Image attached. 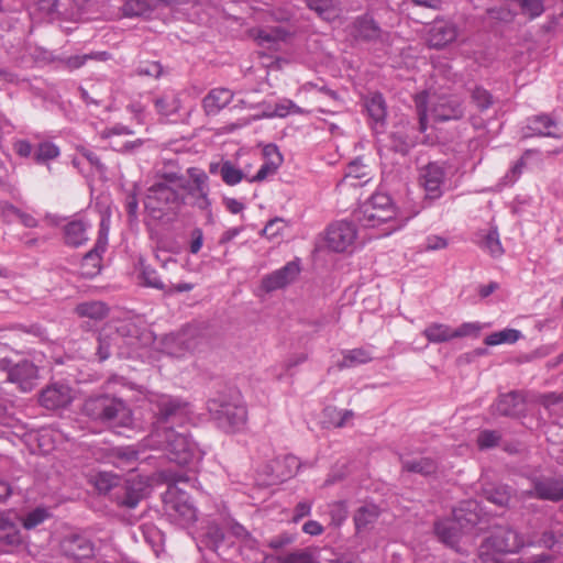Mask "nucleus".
Listing matches in <instances>:
<instances>
[{"mask_svg":"<svg viewBox=\"0 0 563 563\" xmlns=\"http://www.w3.org/2000/svg\"><path fill=\"white\" fill-rule=\"evenodd\" d=\"M208 412L217 426L227 433L244 429L247 422V410L241 393L227 389L217 393L207 402Z\"/></svg>","mask_w":563,"mask_h":563,"instance_id":"f257e3e1","label":"nucleus"},{"mask_svg":"<svg viewBox=\"0 0 563 563\" xmlns=\"http://www.w3.org/2000/svg\"><path fill=\"white\" fill-rule=\"evenodd\" d=\"M82 413L110 428H126L133 423L132 410L128 404L108 394L87 398L82 405Z\"/></svg>","mask_w":563,"mask_h":563,"instance_id":"f03ea898","label":"nucleus"},{"mask_svg":"<svg viewBox=\"0 0 563 563\" xmlns=\"http://www.w3.org/2000/svg\"><path fill=\"white\" fill-rule=\"evenodd\" d=\"M416 108L419 117L418 129L422 133L428 129L429 115L435 122H446L462 119L465 112V107L459 97L427 92L417 96Z\"/></svg>","mask_w":563,"mask_h":563,"instance_id":"7ed1b4c3","label":"nucleus"},{"mask_svg":"<svg viewBox=\"0 0 563 563\" xmlns=\"http://www.w3.org/2000/svg\"><path fill=\"white\" fill-rule=\"evenodd\" d=\"M185 179L176 174H165L162 180L153 184L144 200L147 212L155 219H161L164 212L176 211L184 203V197L178 189H185Z\"/></svg>","mask_w":563,"mask_h":563,"instance_id":"20e7f679","label":"nucleus"},{"mask_svg":"<svg viewBox=\"0 0 563 563\" xmlns=\"http://www.w3.org/2000/svg\"><path fill=\"white\" fill-rule=\"evenodd\" d=\"M151 404L155 413L151 438H162V433L175 430V427L183 428L190 419L191 407L179 397L157 395L151 399Z\"/></svg>","mask_w":563,"mask_h":563,"instance_id":"39448f33","label":"nucleus"},{"mask_svg":"<svg viewBox=\"0 0 563 563\" xmlns=\"http://www.w3.org/2000/svg\"><path fill=\"white\" fill-rule=\"evenodd\" d=\"M151 441L155 446L166 452L170 462L178 465H190L201 459V451L185 432L167 430L162 433V438H151Z\"/></svg>","mask_w":563,"mask_h":563,"instance_id":"423d86ee","label":"nucleus"},{"mask_svg":"<svg viewBox=\"0 0 563 563\" xmlns=\"http://www.w3.org/2000/svg\"><path fill=\"white\" fill-rule=\"evenodd\" d=\"M527 547V538L511 527H497L493 533L486 538L479 548V558L483 561L490 559V553H518Z\"/></svg>","mask_w":563,"mask_h":563,"instance_id":"0eeeda50","label":"nucleus"},{"mask_svg":"<svg viewBox=\"0 0 563 563\" xmlns=\"http://www.w3.org/2000/svg\"><path fill=\"white\" fill-rule=\"evenodd\" d=\"M477 523V515L463 508L455 509L451 518L434 523V533L438 539L450 548L457 549L463 533L473 529Z\"/></svg>","mask_w":563,"mask_h":563,"instance_id":"6e6552de","label":"nucleus"},{"mask_svg":"<svg viewBox=\"0 0 563 563\" xmlns=\"http://www.w3.org/2000/svg\"><path fill=\"white\" fill-rule=\"evenodd\" d=\"M354 218L364 228H378L395 219L391 199L385 194H375L354 212Z\"/></svg>","mask_w":563,"mask_h":563,"instance_id":"1a4fd4ad","label":"nucleus"},{"mask_svg":"<svg viewBox=\"0 0 563 563\" xmlns=\"http://www.w3.org/2000/svg\"><path fill=\"white\" fill-rule=\"evenodd\" d=\"M165 511L168 518L180 527H188L197 520V509L187 493L173 486L166 492Z\"/></svg>","mask_w":563,"mask_h":563,"instance_id":"9d476101","label":"nucleus"},{"mask_svg":"<svg viewBox=\"0 0 563 563\" xmlns=\"http://www.w3.org/2000/svg\"><path fill=\"white\" fill-rule=\"evenodd\" d=\"M0 369L5 372L8 380L18 385L23 393L31 391L38 378L37 367L27 360L13 363L9 358H0Z\"/></svg>","mask_w":563,"mask_h":563,"instance_id":"9b49d317","label":"nucleus"},{"mask_svg":"<svg viewBox=\"0 0 563 563\" xmlns=\"http://www.w3.org/2000/svg\"><path fill=\"white\" fill-rule=\"evenodd\" d=\"M521 497H536L542 500L560 501L563 499L562 476H536L531 488L521 492Z\"/></svg>","mask_w":563,"mask_h":563,"instance_id":"f8f14e48","label":"nucleus"},{"mask_svg":"<svg viewBox=\"0 0 563 563\" xmlns=\"http://www.w3.org/2000/svg\"><path fill=\"white\" fill-rule=\"evenodd\" d=\"M445 179L446 170L443 164L432 162L421 167L419 181L424 189L426 199L431 201L439 199L443 195Z\"/></svg>","mask_w":563,"mask_h":563,"instance_id":"ddd939ff","label":"nucleus"},{"mask_svg":"<svg viewBox=\"0 0 563 563\" xmlns=\"http://www.w3.org/2000/svg\"><path fill=\"white\" fill-rule=\"evenodd\" d=\"M351 35L357 41L373 44H384L389 38V33L384 31L368 13L355 18L351 25Z\"/></svg>","mask_w":563,"mask_h":563,"instance_id":"4468645a","label":"nucleus"},{"mask_svg":"<svg viewBox=\"0 0 563 563\" xmlns=\"http://www.w3.org/2000/svg\"><path fill=\"white\" fill-rule=\"evenodd\" d=\"M145 492L146 485L142 479H120L111 499L121 508L134 509L145 497Z\"/></svg>","mask_w":563,"mask_h":563,"instance_id":"2eb2a0df","label":"nucleus"},{"mask_svg":"<svg viewBox=\"0 0 563 563\" xmlns=\"http://www.w3.org/2000/svg\"><path fill=\"white\" fill-rule=\"evenodd\" d=\"M107 220L102 219L100 222L99 238L95 247L90 250L81 260L80 273L86 278L97 276L101 271V254L106 251L108 244L109 227Z\"/></svg>","mask_w":563,"mask_h":563,"instance_id":"dca6fc26","label":"nucleus"},{"mask_svg":"<svg viewBox=\"0 0 563 563\" xmlns=\"http://www.w3.org/2000/svg\"><path fill=\"white\" fill-rule=\"evenodd\" d=\"M95 454L99 461L129 472L136 468L139 460L137 451L131 446L102 448Z\"/></svg>","mask_w":563,"mask_h":563,"instance_id":"f3484780","label":"nucleus"},{"mask_svg":"<svg viewBox=\"0 0 563 563\" xmlns=\"http://www.w3.org/2000/svg\"><path fill=\"white\" fill-rule=\"evenodd\" d=\"M356 239V229L353 223L339 221L332 223L327 231V245L334 252H345Z\"/></svg>","mask_w":563,"mask_h":563,"instance_id":"a211bd4d","label":"nucleus"},{"mask_svg":"<svg viewBox=\"0 0 563 563\" xmlns=\"http://www.w3.org/2000/svg\"><path fill=\"white\" fill-rule=\"evenodd\" d=\"M300 266L298 261H290L285 266L266 275L262 279V288L266 292L282 289L291 284L299 275Z\"/></svg>","mask_w":563,"mask_h":563,"instance_id":"6ab92c4d","label":"nucleus"},{"mask_svg":"<svg viewBox=\"0 0 563 563\" xmlns=\"http://www.w3.org/2000/svg\"><path fill=\"white\" fill-rule=\"evenodd\" d=\"M73 400L71 388L66 384L54 383L44 388L38 397L41 406L56 410L68 406Z\"/></svg>","mask_w":563,"mask_h":563,"instance_id":"aec40b11","label":"nucleus"},{"mask_svg":"<svg viewBox=\"0 0 563 563\" xmlns=\"http://www.w3.org/2000/svg\"><path fill=\"white\" fill-rule=\"evenodd\" d=\"M523 136H549L560 139L562 132L559 123L549 114H538L528 118L527 125L523 129Z\"/></svg>","mask_w":563,"mask_h":563,"instance_id":"412c9836","label":"nucleus"},{"mask_svg":"<svg viewBox=\"0 0 563 563\" xmlns=\"http://www.w3.org/2000/svg\"><path fill=\"white\" fill-rule=\"evenodd\" d=\"M457 37L456 25L446 20H435L429 30L428 43L431 47L442 48Z\"/></svg>","mask_w":563,"mask_h":563,"instance_id":"4be33fe9","label":"nucleus"},{"mask_svg":"<svg viewBox=\"0 0 563 563\" xmlns=\"http://www.w3.org/2000/svg\"><path fill=\"white\" fill-rule=\"evenodd\" d=\"M195 346L196 343L189 330L168 334L163 340V351L175 357L184 356L186 352L194 350Z\"/></svg>","mask_w":563,"mask_h":563,"instance_id":"5701e85b","label":"nucleus"},{"mask_svg":"<svg viewBox=\"0 0 563 563\" xmlns=\"http://www.w3.org/2000/svg\"><path fill=\"white\" fill-rule=\"evenodd\" d=\"M523 396L519 391L501 394L492 405V415L516 417L523 410Z\"/></svg>","mask_w":563,"mask_h":563,"instance_id":"b1692460","label":"nucleus"},{"mask_svg":"<svg viewBox=\"0 0 563 563\" xmlns=\"http://www.w3.org/2000/svg\"><path fill=\"white\" fill-rule=\"evenodd\" d=\"M65 554L77 561L90 559L93 555V544L84 536H71L64 540Z\"/></svg>","mask_w":563,"mask_h":563,"instance_id":"393cba45","label":"nucleus"},{"mask_svg":"<svg viewBox=\"0 0 563 563\" xmlns=\"http://www.w3.org/2000/svg\"><path fill=\"white\" fill-rule=\"evenodd\" d=\"M402 471L430 476L437 473L438 462L429 456L410 457L400 455Z\"/></svg>","mask_w":563,"mask_h":563,"instance_id":"a878e982","label":"nucleus"},{"mask_svg":"<svg viewBox=\"0 0 563 563\" xmlns=\"http://www.w3.org/2000/svg\"><path fill=\"white\" fill-rule=\"evenodd\" d=\"M90 224L82 219L69 221L64 227L65 243L73 247H79L88 241V229Z\"/></svg>","mask_w":563,"mask_h":563,"instance_id":"bb28decb","label":"nucleus"},{"mask_svg":"<svg viewBox=\"0 0 563 563\" xmlns=\"http://www.w3.org/2000/svg\"><path fill=\"white\" fill-rule=\"evenodd\" d=\"M233 95L229 89L218 88L211 90L203 99V108L208 114H217L232 100Z\"/></svg>","mask_w":563,"mask_h":563,"instance_id":"cd10ccee","label":"nucleus"},{"mask_svg":"<svg viewBox=\"0 0 563 563\" xmlns=\"http://www.w3.org/2000/svg\"><path fill=\"white\" fill-rule=\"evenodd\" d=\"M380 515L379 508L374 504H366L361 506L354 514V523L356 530L360 532L372 527Z\"/></svg>","mask_w":563,"mask_h":563,"instance_id":"c85d7f7f","label":"nucleus"},{"mask_svg":"<svg viewBox=\"0 0 563 563\" xmlns=\"http://www.w3.org/2000/svg\"><path fill=\"white\" fill-rule=\"evenodd\" d=\"M75 311L81 318L102 320L108 316L109 308L102 301L91 300L78 303Z\"/></svg>","mask_w":563,"mask_h":563,"instance_id":"c756f323","label":"nucleus"},{"mask_svg":"<svg viewBox=\"0 0 563 563\" xmlns=\"http://www.w3.org/2000/svg\"><path fill=\"white\" fill-rule=\"evenodd\" d=\"M264 153L267 156L273 155V158H271L269 161L265 162L260 167V169L257 170L256 175L253 176L252 178L247 179L251 183L264 180L267 176L274 174L276 172V169L278 168V166L280 165V163H282V156L278 153L276 146L267 145L265 147V150H264Z\"/></svg>","mask_w":563,"mask_h":563,"instance_id":"7c9ffc66","label":"nucleus"},{"mask_svg":"<svg viewBox=\"0 0 563 563\" xmlns=\"http://www.w3.org/2000/svg\"><path fill=\"white\" fill-rule=\"evenodd\" d=\"M365 108L369 118L376 123H383L387 115L385 99L382 93L374 92L366 97Z\"/></svg>","mask_w":563,"mask_h":563,"instance_id":"2f4dec72","label":"nucleus"},{"mask_svg":"<svg viewBox=\"0 0 563 563\" xmlns=\"http://www.w3.org/2000/svg\"><path fill=\"white\" fill-rule=\"evenodd\" d=\"M0 541L14 545L21 542L16 522L5 514H0Z\"/></svg>","mask_w":563,"mask_h":563,"instance_id":"473e14b6","label":"nucleus"},{"mask_svg":"<svg viewBox=\"0 0 563 563\" xmlns=\"http://www.w3.org/2000/svg\"><path fill=\"white\" fill-rule=\"evenodd\" d=\"M59 155L60 150L55 143L51 141H44L37 144L34 153V161L36 164L46 165L47 169L51 172V166L48 163L57 158Z\"/></svg>","mask_w":563,"mask_h":563,"instance_id":"72a5a7b5","label":"nucleus"},{"mask_svg":"<svg viewBox=\"0 0 563 563\" xmlns=\"http://www.w3.org/2000/svg\"><path fill=\"white\" fill-rule=\"evenodd\" d=\"M343 358L338 364L339 368H350L356 365L366 364L373 360L371 353L365 349L345 350L342 352Z\"/></svg>","mask_w":563,"mask_h":563,"instance_id":"f704fd0d","label":"nucleus"},{"mask_svg":"<svg viewBox=\"0 0 563 563\" xmlns=\"http://www.w3.org/2000/svg\"><path fill=\"white\" fill-rule=\"evenodd\" d=\"M264 563H313V556L309 550L301 549L285 555L266 556Z\"/></svg>","mask_w":563,"mask_h":563,"instance_id":"c9c22d12","label":"nucleus"},{"mask_svg":"<svg viewBox=\"0 0 563 563\" xmlns=\"http://www.w3.org/2000/svg\"><path fill=\"white\" fill-rule=\"evenodd\" d=\"M188 175L192 181V185L189 186L185 180V189L188 190L191 196L205 195L206 192H209L208 176L205 172L197 168H189Z\"/></svg>","mask_w":563,"mask_h":563,"instance_id":"e433bc0d","label":"nucleus"},{"mask_svg":"<svg viewBox=\"0 0 563 563\" xmlns=\"http://www.w3.org/2000/svg\"><path fill=\"white\" fill-rule=\"evenodd\" d=\"M119 482L120 478L117 475L108 472H98L91 477L95 488L100 494H110L111 497Z\"/></svg>","mask_w":563,"mask_h":563,"instance_id":"4c0bfd02","label":"nucleus"},{"mask_svg":"<svg viewBox=\"0 0 563 563\" xmlns=\"http://www.w3.org/2000/svg\"><path fill=\"white\" fill-rule=\"evenodd\" d=\"M121 10L126 18L147 16L153 11L152 0H125Z\"/></svg>","mask_w":563,"mask_h":563,"instance_id":"58836bf2","label":"nucleus"},{"mask_svg":"<svg viewBox=\"0 0 563 563\" xmlns=\"http://www.w3.org/2000/svg\"><path fill=\"white\" fill-rule=\"evenodd\" d=\"M154 106L157 113L164 117H169L179 110L180 102L175 93L166 92L154 100Z\"/></svg>","mask_w":563,"mask_h":563,"instance_id":"ea45409f","label":"nucleus"},{"mask_svg":"<svg viewBox=\"0 0 563 563\" xmlns=\"http://www.w3.org/2000/svg\"><path fill=\"white\" fill-rule=\"evenodd\" d=\"M453 330L443 323H431L423 330V335L430 343H443L453 339Z\"/></svg>","mask_w":563,"mask_h":563,"instance_id":"a19ab883","label":"nucleus"},{"mask_svg":"<svg viewBox=\"0 0 563 563\" xmlns=\"http://www.w3.org/2000/svg\"><path fill=\"white\" fill-rule=\"evenodd\" d=\"M220 176L228 186H235L246 178L243 170L238 168L231 161H223L221 163Z\"/></svg>","mask_w":563,"mask_h":563,"instance_id":"79ce46f5","label":"nucleus"},{"mask_svg":"<svg viewBox=\"0 0 563 563\" xmlns=\"http://www.w3.org/2000/svg\"><path fill=\"white\" fill-rule=\"evenodd\" d=\"M479 246L487 251L492 256L499 257L504 253V249L499 241V234L496 228L490 229L488 232L482 235V240L478 241Z\"/></svg>","mask_w":563,"mask_h":563,"instance_id":"37998d69","label":"nucleus"},{"mask_svg":"<svg viewBox=\"0 0 563 563\" xmlns=\"http://www.w3.org/2000/svg\"><path fill=\"white\" fill-rule=\"evenodd\" d=\"M309 9L316 11L324 20L336 16V0H306Z\"/></svg>","mask_w":563,"mask_h":563,"instance_id":"c03bdc74","label":"nucleus"},{"mask_svg":"<svg viewBox=\"0 0 563 563\" xmlns=\"http://www.w3.org/2000/svg\"><path fill=\"white\" fill-rule=\"evenodd\" d=\"M413 145V141L401 130L391 132L389 135V146L396 153L406 155Z\"/></svg>","mask_w":563,"mask_h":563,"instance_id":"a18cd8bd","label":"nucleus"},{"mask_svg":"<svg viewBox=\"0 0 563 563\" xmlns=\"http://www.w3.org/2000/svg\"><path fill=\"white\" fill-rule=\"evenodd\" d=\"M306 114L307 110L298 107L294 101L289 99H284L280 102H277L272 111L265 113L266 117H279L285 118L288 114Z\"/></svg>","mask_w":563,"mask_h":563,"instance_id":"49530a36","label":"nucleus"},{"mask_svg":"<svg viewBox=\"0 0 563 563\" xmlns=\"http://www.w3.org/2000/svg\"><path fill=\"white\" fill-rule=\"evenodd\" d=\"M118 334L101 332L98 336L97 356L99 361L103 362L111 355L112 346L117 344Z\"/></svg>","mask_w":563,"mask_h":563,"instance_id":"de8ad7c7","label":"nucleus"},{"mask_svg":"<svg viewBox=\"0 0 563 563\" xmlns=\"http://www.w3.org/2000/svg\"><path fill=\"white\" fill-rule=\"evenodd\" d=\"M224 534L218 525L210 523L207 526L206 532L201 543L212 551H218L220 544L223 542Z\"/></svg>","mask_w":563,"mask_h":563,"instance_id":"09e8293b","label":"nucleus"},{"mask_svg":"<svg viewBox=\"0 0 563 563\" xmlns=\"http://www.w3.org/2000/svg\"><path fill=\"white\" fill-rule=\"evenodd\" d=\"M485 498L500 507L507 506L510 500V493L507 486H490L484 489Z\"/></svg>","mask_w":563,"mask_h":563,"instance_id":"8fccbe9b","label":"nucleus"},{"mask_svg":"<svg viewBox=\"0 0 563 563\" xmlns=\"http://www.w3.org/2000/svg\"><path fill=\"white\" fill-rule=\"evenodd\" d=\"M521 336L520 331L515 329H505L494 332L485 338L486 345H498L503 343H515Z\"/></svg>","mask_w":563,"mask_h":563,"instance_id":"3c124183","label":"nucleus"},{"mask_svg":"<svg viewBox=\"0 0 563 563\" xmlns=\"http://www.w3.org/2000/svg\"><path fill=\"white\" fill-rule=\"evenodd\" d=\"M471 100L479 111L487 110L494 102L492 93L481 86L471 90Z\"/></svg>","mask_w":563,"mask_h":563,"instance_id":"603ef678","label":"nucleus"},{"mask_svg":"<svg viewBox=\"0 0 563 563\" xmlns=\"http://www.w3.org/2000/svg\"><path fill=\"white\" fill-rule=\"evenodd\" d=\"M106 55H107V53H104V52L96 53V54L74 55V56L60 58V62L63 63V65L66 68H68L69 70H74V69H77V68H80L81 66H84L85 63L89 59L98 58V59L104 60Z\"/></svg>","mask_w":563,"mask_h":563,"instance_id":"864d4df0","label":"nucleus"},{"mask_svg":"<svg viewBox=\"0 0 563 563\" xmlns=\"http://www.w3.org/2000/svg\"><path fill=\"white\" fill-rule=\"evenodd\" d=\"M277 464L283 467L279 473L282 478H290L297 474L298 470L303 465L299 459L295 455H285L282 460L277 461Z\"/></svg>","mask_w":563,"mask_h":563,"instance_id":"5fc2aeb1","label":"nucleus"},{"mask_svg":"<svg viewBox=\"0 0 563 563\" xmlns=\"http://www.w3.org/2000/svg\"><path fill=\"white\" fill-rule=\"evenodd\" d=\"M501 440V434L496 430H482L477 435V446L481 450H488L495 448L499 444Z\"/></svg>","mask_w":563,"mask_h":563,"instance_id":"6e6d98bb","label":"nucleus"},{"mask_svg":"<svg viewBox=\"0 0 563 563\" xmlns=\"http://www.w3.org/2000/svg\"><path fill=\"white\" fill-rule=\"evenodd\" d=\"M520 8L522 14L534 19L544 11L543 0H514Z\"/></svg>","mask_w":563,"mask_h":563,"instance_id":"4d7b16f0","label":"nucleus"},{"mask_svg":"<svg viewBox=\"0 0 563 563\" xmlns=\"http://www.w3.org/2000/svg\"><path fill=\"white\" fill-rule=\"evenodd\" d=\"M556 533L552 530H545L542 532L538 540L533 537H527V547H539L545 549H552L558 543Z\"/></svg>","mask_w":563,"mask_h":563,"instance_id":"13d9d810","label":"nucleus"},{"mask_svg":"<svg viewBox=\"0 0 563 563\" xmlns=\"http://www.w3.org/2000/svg\"><path fill=\"white\" fill-rule=\"evenodd\" d=\"M141 278L145 286L156 288L159 290L165 289L164 283L161 280L157 272L151 266L142 265Z\"/></svg>","mask_w":563,"mask_h":563,"instance_id":"bf43d9fd","label":"nucleus"},{"mask_svg":"<svg viewBox=\"0 0 563 563\" xmlns=\"http://www.w3.org/2000/svg\"><path fill=\"white\" fill-rule=\"evenodd\" d=\"M135 73L139 76L159 78L163 74V66L158 62H142Z\"/></svg>","mask_w":563,"mask_h":563,"instance_id":"052dcab7","label":"nucleus"},{"mask_svg":"<svg viewBox=\"0 0 563 563\" xmlns=\"http://www.w3.org/2000/svg\"><path fill=\"white\" fill-rule=\"evenodd\" d=\"M48 517V512L44 508H36L29 512L23 519V527L27 530L41 525Z\"/></svg>","mask_w":563,"mask_h":563,"instance_id":"680f3d73","label":"nucleus"},{"mask_svg":"<svg viewBox=\"0 0 563 563\" xmlns=\"http://www.w3.org/2000/svg\"><path fill=\"white\" fill-rule=\"evenodd\" d=\"M481 330V325L476 322H465L457 329L453 330V339L463 338L470 335H477Z\"/></svg>","mask_w":563,"mask_h":563,"instance_id":"e2e57ef3","label":"nucleus"},{"mask_svg":"<svg viewBox=\"0 0 563 563\" xmlns=\"http://www.w3.org/2000/svg\"><path fill=\"white\" fill-rule=\"evenodd\" d=\"M20 209L11 203H3L0 216L4 222L11 223L19 220L18 214H20Z\"/></svg>","mask_w":563,"mask_h":563,"instance_id":"0e129e2a","label":"nucleus"},{"mask_svg":"<svg viewBox=\"0 0 563 563\" xmlns=\"http://www.w3.org/2000/svg\"><path fill=\"white\" fill-rule=\"evenodd\" d=\"M282 229H283V220L276 218L266 223V225L262 230V234L267 236L268 239H273L276 235H278V233Z\"/></svg>","mask_w":563,"mask_h":563,"instance_id":"69168bd1","label":"nucleus"},{"mask_svg":"<svg viewBox=\"0 0 563 563\" xmlns=\"http://www.w3.org/2000/svg\"><path fill=\"white\" fill-rule=\"evenodd\" d=\"M190 238H191L190 246H189L190 253L197 254L201 250L202 244H203L202 230L199 228H195L190 233Z\"/></svg>","mask_w":563,"mask_h":563,"instance_id":"338daca9","label":"nucleus"},{"mask_svg":"<svg viewBox=\"0 0 563 563\" xmlns=\"http://www.w3.org/2000/svg\"><path fill=\"white\" fill-rule=\"evenodd\" d=\"M448 246V241L443 236L440 235H430L426 240L424 249L427 251H437L442 250Z\"/></svg>","mask_w":563,"mask_h":563,"instance_id":"774afa93","label":"nucleus"}]
</instances>
